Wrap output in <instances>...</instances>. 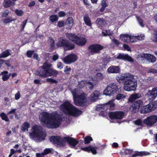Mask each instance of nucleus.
Instances as JSON below:
<instances>
[{"mask_svg":"<svg viewBox=\"0 0 157 157\" xmlns=\"http://www.w3.org/2000/svg\"><path fill=\"white\" fill-rule=\"evenodd\" d=\"M115 106L113 100H111L107 103L102 105L99 104L97 105L95 110L101 112L106 111L108 109L113 110Z\"/></svg>","mask_w":157,"mask_h":157,"instance_id":"obj_10","label":"nucleus"},{"mask_svg":"<svg viewBox=\"0 0 157 157\" xmlns=\"http://www.w3.org/2000/svg\"><path fill=\"white\" fill-rule=\"evenodd\" d=\"M51 65L47 62H44L42 66H40L36 71V75L41 77H47L48 68Z\"/></svg>","mask_w":157,"mask_h":157,"instance_id":"obj_8","label":"nucleus"},{"mask_svg":"<svg viewBox=\"0 0 157 157\" xmlns=\"http://www.w3.org/2000/svg\"><path fill=\"white\" fill-rule=\"evenodd\" d=\"M104 48V47L99 44H94L90 45L88 48L87 54L89 56L95 54L99 53Z\"/></svg>","mask_w":157,"mask_h":157,"instance_id":"obj_9","label":"nucleus"},{"mask_svg":"<svg viewBox=\"0 0 157 157\" xmlns=\"http://www.w3.org/2000/svg\"><path fill=\"white\" fill-rule=\"evenodd\" d=\"M120 38L122 40H124L125 42L127 41L128 38H129V39L131 40V41L132 42H134V40H131L133 39L134 37L130 35H129L128 34H121L120 36Z\"/></svg>","mask_w":157,"mask_h":157,"instance_id":"obj_27","label":"nucleus"},{"mask_svg":"<svg viewBox=\"0 0 157 157\" xmlns=\"http://www.w3.org/2000/svg\"><path fill=\"white\" fill-rule=\"evenodd\" d=\"M11 75V74H9L6 75H3L2 77V79L3 81H6L7 80Z\"/></svg>","mask_w":157,"mask_h":157,"instance_id":"obj_55","label":"nucleus"},{"mask_svg":"<svg viewBox=\"0 0 157 157\" xmlns=\"http://www.w3.org/2000/svg\"><path fill=\"white\" fill-rule=\"evenodd\" d=\"M149 104L152 111L154 110L157 108V101H155L152 103H150Z\"/></svg>","mask_w":157,"mask_h":157,"instance_id":"obj_40","label":"nucleus"},{"mask_svg":"<svg viewBox=\"0 0 157 157\" xmlns=\"http://www.w3.org/2000/svg\"><path fill=\"white\" fill-rule=\"evenodd\" d=\"M123 47L124 49L128 51H131L130 48L129 47V46L126 44H124L123 45Z\"/></svg>","mask_w":157,"mask_h":157,"instance_id":"obj_60","label":"nucleus"},{"mask_svg":"<svg viewBox=\"0 0 157 157\" xmlns=\"http://www.w3.org/2000/svg\"><path fill=\"white\" fill-rule=\"evenodd\" d=\"M58 74V71L56 70H53L50 68H48V71L47 77L48 76H53L56 77Z\"/></svg>","mask_w":157,"mask_h":157,"instance_id":"obj_26","label":"nucleus"},{"mask_svg":"<svg viewBox=\"0 0 157 157\" xmlns=\"http://www.w3.org/2000/svg\"><path fill=\"white\" fill-rule=\"evenodd\" d=\"M33 131L30 133L29 136L30 138H36L44 139L46 135L42 131L41 126L35 125L32 128Z\"/></svg>","mask_w":157,"mask_h":157,"instance_id":"obj_5","label":"nucleus"},{"mask_svg":"<svg viewBox=\"0 0 157 157\" xmlns=\"http://www.w3.org/2000/svg\"><path fill=\"white\" fill-rule=\"evenodd\" d=\"M152 110L149 104L142 107L140 110V113H149Z\"/></svg>","mask_w":157,"mask_h":157,"instance_id":"obj_22","label":"nucleus"},{"mask_svg":"<svg viewBox=\"0 0 157 157\" xmlns=\"http://www.w3.org/2000/svg\"><path fill=\"white\" fill-rule=\"evenodd\" d=\"M46 81L48 82H51L52 83H55L57 84L58 83L57 81L51 78H47L46 79Z\"/></svg>","mask_w":157,"mask_h":157,"instance_id":"obj_51","label":"nucleus"},{"mask_svg":"<svg viewBox=\"0 0 157 157\" xmlns=\"http://www.w3.org/2000/svg\"><path fill=\"white\" fill-rule=\"evenodd\" d=\"M15 13L17 15L19 16H21L24 14V12L22 10L18 9L15 10Z\"/></svg>","mask_w":157,"mask_h":157,"instance_id":"obj_44","label":"nucleus"},{"mask_svg":"<svg viewBox=\"0 0 157 157\" xmlns=\"http://www.w3.org/2000/svg\"><path fill=\"white\" fill-rule=\"evenodd\" d=\"M96 76V78L99 80H102L104 77L103 74L100 72L97 73Z\"/></svg>","mask_w":157,"mask_h":157,"instance_id":"obj_48","label":"nucleus"},{"mask_svg":"<svg viewBox=\"0 0 157 157\" xmlns=\"http://www.w3.org/2000/svg\"><path fill=\"white\" fill-rule=\"evenodd\" d=\"M149 154L148 152L145 151H137L135 154H133L132 156V157H136L138 156L147 155Z\"/></svg>","mask_w":157,"mask_h":157,"instance_id":"obj_32","label":"nucleus"},{"mask_svg":"<svg viewBox=\"0 0 157 157\" xmlns=\"http://www.w3.org/2000/svg\"><path fill=\"white\" fill-rule=\"evenodd\" d=\"M106 34L103 32V33L104 35V36H106L107 35L110 36L112 35L113 33H112L111 32H110V30H106Z\"/></svg>","mask_w":157,"mask_h":157,"instance_id":"obj_61","label":"nucleus"},{"mask_svg":"<svg viewBox=\"0 0 157 157\" xmlns=\"http://www.w3.org/2000/svg\"><path fill=\"white\" fill-rule=\"evenodd\" d=\"M33 58L34 59H35L36 60H37V61H39L40 60V59L38 57V54L36 53H33Z\"/></svg>","mask_w":157,"mask_h":157,"instance_id":"obj_59","label":"nucleus"},{"mask_svg":"<svg viewBox=\"0 0 157 157\" xmlns=\"http://www.w3.org/2000/svg\"><path fill=\"white\" fill-rule=\"evenodd\" d=\"M67 38L75 43L77 38V36L75 33H67L66 34Z\"/></svg>","mask_w":157,"mask_h":157,"instance_id":"obj_23","label":"nucleus"},{"mask_svg":"<svg viewBox=\"0 0 157 157\" xmlns=\"http://www.w3.org/2000/svg\"><path fill=\"white\" fill-rule=\"evenodd\" d=\"M21 97V95L19 91L17 92L15 96V98L16 100L19 99Z\"/></svg>","mask_w":157,"mask_h":157,"instance_id":"obj_62","label":"nucleus"},{"mask_svg":"<svg viewBox=\"0 0 157 157\" xmlns=\"http://www.w3.org/2000/svg\"><path fill=\"white\" fill-rule=\"evenodd\" d=\"M153 41L154 42H157V29L154 30V33H153Z\"/></svg>","mask_w":157,"mask_h":157,"instance_id":"obj_54","label":"nucleus"},{"mask_svg":"<svg viewBox=\"0 0 157 157\" xmlns=\"http://www.w3.org/2000/svg\"><path fill=\"white\" fill-rule=\"evenodd\" d=\"M34 52V50H30L26 52L27 56L29 58L31 57Z\"/></svg>","mask_w":157,"mask_h":157,"instance_id":"obj_46","label":"nucleus"},{"mask_svg":"<svg viewBox=\"0 0 157 157\" xmlns=\"http://www.w3.org/2000/svg\"><path fill=\"white\" fill-rule=\"evenodd\" d=\"M27 21V20L26 19L22 23V24L21 25V29L20 31L21 32L23 31L25 27V26L26 24V23Z\"/></svg>","mask_w":157,"mask_h":157,"instance_id":"obj_49","label":"nucleus"},{"mask_svg":"<svg viewBox=\"0 0 157 157\" xmlns=\"http://www.w3.org/2000/svg\"><path fill=\"white\" fill-rule=\"evenodd\" d=\"M85 144H88L90 143V142L93 141L92 138L90 136H86L84 139Z\"/></svg>","mask_w":157,"mask_h":157,"instance_id":"obj_39","label":"nucleus"},{"mask_svg":"<svg viewBox=\"0 0 157 157\" xmlns=\"http://www.w3.org/2000/svg\"><path fill=\"white\" fill-rule=\"evenodd\" d=\"M30 127L29 124L27 122H25L22 124L21 127V130L24 132H27Z\"/></svg>","mask_w":157,"mask_h":157,"instance_id":"obj_31","label":"nucleus"},{"mask_svg":"<svg viewBox=\"0 0 157 157\" xmlns=\"http://www.w3.org/2000/svg\"><path fill=\"white\" fill-rule=\"evenodd\" d=\"M74 20L72 17H68L66 21V24L67 25L66 28L68 29H71L74 24Z\"/></svg>","mask_w":157,"mask_h":157,"instance_id":"obj_24","label":"nucleus"},{"mask_svg":"<svg viewBox=\"0 0 157 157\" xmlns=\"http://www.w3.org/2000/svg\"><path fill=\"white\" fill-rule=\"evenodd\" d=\"M120 69L119 66H111L107 69V72L109 74L117 73L119 72Z\"/></svg>","mask_w":157,"mask_h":157,"instance_id":"obj_19","label":"nucleus"},{"mask_svg":"<svg viewBox=\"0 0 157 157\" xmlns=\"http://www.w3.org/2000/svg\"><path fill=\"white\" fill-rule=\"evenodd\" d=\"M137 19L140 25L142 27H144V25L143 23V21L139 17H137Z\"/></svg>","mask_w":157,"mask_h":157,"instance_id":"obj_50","label":"nucleus"},{"mask_svg":"<svg viewBox=\"0 0 157 157\" xmlns=\"http://www.w3.org/2000/svg\"><path fill=\"white\" fill-rule=\"evenodd\" d=\"M14 4V2H12L10 0H4L3 6L5 8H7L10 6Z\"/></svg>","mask_w":157,"mask_h":157,"instance_id":"obj_33","label":"nucleus"},{"mask_svg":"<svg viewBox=\"0 0 157 157\" xmlns=\"http://www.w3.org/2000/svg\"><path fill=\"white\" fill-rule=\"evenodd\" d=\"M62 113L66 115L78 117L82 113V111L76 108L68 101L64 102L60 106Z\"/></svg>","mask_w":157,"mask_h":157,"instance_id":"obj_3","label":"nucleus"},{"mask_svg":"<svg viewBox=\"0 0 157 157\" xmlns=\"http://www.w3.org/2000/svg\"><path fill=\"white\" fill-rule=\"evenodd\" d=\"M157 122V116L152 115L148 116L145 119L143 123L147 125L151 126Z\"/></svg>","mask_w":157,"mask_h":157,"instance_id":"obj_13","label":"nucleus"},{"mask_svg":"<svg viewBox=\"0 0 157 157\" xmlns=\"http://www.w3.org/2000/svg\"><path fill=\"white\" fill-rule=\"evenodd\" d=\"M132 75L131 74L129 73L120 75L116 79L118 82L120 83L121 81L124 80H125L124 81H126Z\"/></svg>","mask_w":157,"mask_h":157,"instance_id":"obj_16","label":"nucleus"},{"mask_svg":"<svg viewBox=\"0 0 157 157\" xmlns=\"http://www.w3.org/2000/svg\"><path fill=\"white\" fill-rule=\"evenodd\" d=\"M65 22L63 21H59L57 22V26L59 28H61L64 25Z\"/></svg>","mask_w":157,"mask_h":157,"instance_id":"obj_53","label":"nucleus"},{"mask_svg":"<svg viewBox=\"0 0 157 157\" xmlns=\"http://www.w3.org/2000/svg\"><path fill=\"white\" fill-rule=\"evenodd\" d=\"M117 58L120 59H122L124 60H127L128 61L132 62L133 60L132 57L128 55L124 54H119L117 56Z\"/></svg>","mask_w":157,"mask_h":157,"instance_id":"obj_21","label":"nucleus"},{"mask_svg":"<svg viewBox=\"0 0 157 157\" xmlns=\"http://www.w3.org/2000/svg\"><path fill=\"white\" fill-rule=\"evenodd\" d=\"M50 49L52 51L54 50L55 46V41L52 38L50 39Z\"/></svg>","mask_w":157,"mask_h":157,"instance_id":"obj_37","label":"nucleus"},{"mask_svg":"<svg viewBox=\"0 0 157 157\" xmlns=\"http://www.w3.org/2000/svg\"><path fill=\"white\" fill-rule=\"evenodd\" d=\"M40 119L42 125H46L49 128L55 129L61 125L63 118L57 113H49L46 112L41 113Z\"/></svg>","mask_w":157,"mask_h":157,"instance_id":"obj_1","label":"nucleus"},{"mask_svg":"<svg viewBox=\"0 0 157 157\" xmlns=\"http://www.w3.org/2000/svg\"><path fill=\"white\" fill-rule=\"evenodd\" d=\"M141 57L143 60H146L149 63H153L156 60V57L154 56L149 54H142L141 55Z\"/></svg>","mask_w":157,"mask_h":157,"instance_id":"obj_15","label":"nucleus"},{"mask_svg":"<svg viewBox=\"0 0 157 157\" xmlns=\"http://www.w3.org/2000/svg\"><path fill=\"white\" fill-rule=\"evenodd\" d=\"M101 93L100 91L94 90L90 95L91 100L95 101L100 95Z\"/></svg>","mask_w":157,"mask_h":157,"instance_id":"obj_25","label":"nucleus"},{"mask_svg":"<svg viewBox=\"0 0 157 157\" xmlns=\"http://www.w3.org/2000/svg\"><path fill=\"white\" fill-rule=\"evenodd\" d=\"M130 77L124 81V90L128 91L135 90L137 86L136 80L134 78V76L132 75Z\"/></svg>","mask_w":157,"mask_h":157,"instance_id":"obj_6","label":"nucleus"},{"mask_svg":"<svg viewBox=\"0 0 157 157\" xmlns=\"http://www.w3.org/2000/svg\"><path fill=\"white\" fill-rule=\"evenodd\" d=\"M108 115L109 117L111 119H117L116 111L114 112H110L109 113Z\"/></svg>","mask_w":157,"mask_h":157,"instance_id":"obj_38","label":"nucleus"},{"mask_svg":"<svg viewBox=\"0 0 157 157\" xmlns=\"http://www.w3.org/2000/svg\"><path fill=\"white\" fill-rule=\"evenodd\" d=\"M68 41L66 38H60L57 43L56 45L58 48L63 47L64 49Z\"/></svg>","mask_w":157,"mask_h":157,"instance_id":"obj_20","label":"nucleus"},{"mask_svg":"<svg viewBox=\"0 0 157 157\" xmlns=\"http://www.w3.org/2000/svg\"><path fill=\"white\" fill-rule=\"evenodd\" d=\"M118 85L115 82L111 83L108 85L103 91V94L106 96H113L118 92Z\"/></svg>","mask_w":157,"mask_h":157,"instance_id":"obj_7","label":"nucleus"},{"mask_svg":"<svg viewBox=\"0 0 157 157\" xmlns=\"http://www.w3.org/2000/svg\"><path fill=\"white\" fill-rule=\"evenodd\" d=\"M52 152V150L51 148H45L44 150V152H42L44 155H47L51 153Z\"/></svg>","mask_w":157,"mask_h":157,"instance_id":"obj_47","label":"nucleus"},{"mask_svg":"<svg viewBox=\"0 0 157 157\" xmlns=\"http://www.w3.org/2000/svg\"><path fill=\"white\" fill-rule=\"evenodd\" d=\"M77 55L74 53H71L63 59L64 63L66 64H70L75 62L78 59Z\"/></svg>","mask_w":157,"mask_h":157,"instance_id":"obj_12","label":"nucleus"},{"mask_svg":"<svg viewBox=\"0 0 157 157\" xmlns=\"http://www.w3.org/2000/svg\"><path fill=\"white\" fill-rule=\"evenodd\" d=\"M106 0H102V2H101V6H103L105 7H107L108 6V5L106 2Z\"/></svg>","mask_w":157,"mask_h":157,"instance_id":"obj_64","label":"nucleus"},{"mask_svg":"<svg viewBox=\"0 0 157 157\" xmlns=\"http://www.w3.org/2000/svg\"><path fill=\"white\" fill-rule=\"evenodd\" d=\"M11 55L8 50H7L0 54V58H5Z\"/></svg>","mask_w":157,"mask_h":157,"instance_id":"obj_35","label":"nucleus"},{"mask_svg":"<svg viewBox=\"0 0 157 157\" xmlns=\"http://www.w3.org/2000/svg\"><path fill=\"white\" fill-rule=\"evenodd\" d=\"M58 14L59 17H61L65 16L66 13L63 11H60L58 13Z\"/></svg>","mask_w":157,"mask_h":157,"instance_id":"obj_58","label":"nucleus"},{"mask_svg":"<svg viewBox=\"0 0 157 157\" xmlns=\"http://www.w3.org/2000/svg\"><path fill=\"white\" fill-rule=\"evenodd\" d=\"M49 140L54 144L59 147L64 146L66 142L73 148L78 143V141L76 139L69 136L65 137L63 139L59 136H52L50 137Z\"/></svg>","mask_w":157,"mask_h":157,"instance_id":"obj_2","label":"nucleus"},{"mask_svg":"<svg viewBox=\"0 0 157 157\" xmlns=\"http://www.w3.org/2000/svg\"><path fill=\"white\" fill-rule=\"evenodd\" d=\"M16 19H12L11 17H9V18H7L3 20V22L5 24L9 23L13 21H14Z\"/></svg>","mask_w":157,"mask_h":157,"instance_id":"obj_41","label":"nucleus"},{"mask_svg":"<svg viewBox=\"0 0 157 157\" xmlns=\"http://www.w3.org/2000/svg\"><path fill=\"white\" fill-rule=\"evenodd\" d=\"M86 42L87 40L85 38L78 36L75 43L78 46H83L85 45Z\"/></svg>","mask_w":157,"mask_h":157,"instance_id":"obj_17","label":"nucleus"},{"mask_svg":"<svg viewBox=\"0 0 157 157\" xmlns=\"http://www.w3.org/2000/svg\"><path fill=\"white\" fill-rule=\"evenodd\" d=\"M83 20L85 24L87 26H90L92 25L90 19L88 14H86L84 15L83 17Z\"/></svg>","mask_w":157,"mask_h":157,"instance_id":"obj_28","label":"nucleus"},{"mask_svg":"<svg viewBox=\"0 0 157 157\" xmlns=\"http://www.w3.org/2000/svg\"><path fill=\"white\" fill-rule=\"evenodd\" d=\"M67 44L64 48L66 50H71L74 49L75 48V45L72 43H70L68 40Z\"/></svg>","mask_w":157,"mask_h":157,"instance_id":"obj_29","label":"nucleus"},{"mask_svg":"<svg viewBox=\"0 0 157 157\" xmlns=\"http://www.w3.org/2000/svg\"><path fill=\"white\" fill-rule=\"evenodd\" d=\"M135 123L136 125H138L142 126L143 125L142 121L141 119H139L135 121Z\"/></svg>","mask_w":157,"mask_h":157,"instance_id":"obj_57","label":"nucleus"},{"mask_svg":"<svg viewBox=\"0 0 157 157\" xmlns=\"http://www.w3.org/2000/svg\"><path fill=\"white\" fill-rule=\"evenodd\" d=\"M49 19L51 22L52 23H54L58 21L59 17L56 15L53 14L50 16Z\"/></svg>","mask_w":157,"mask_h":157,"instance_id":"obj_34","label":"nucleus"},{"mask_svg":"<svg viewBox=\"0 0 157 157\" xmlns=\"http://www.w3.org/2000/svg\"><path fill=\"white\" fill-rule=\"evenodd\" d=\"M146 96L150 101L155 99L157 96V87L153 88L151 90H149L146 94Z\"/></svg>","mask_w":157,"mask_h":157,"instance_id":"obj_14","label":"nucleus"},{"mask_svg":"<svg viewBox=\"0 0 157 157\" xmlns=\"http://www.w3.org/2000/svg\"><path fill=\"white\" fill-rule=\"evenodd\" d=\"M117 119L121 120L123 119L125 115L124 113L122 111H116Z\"/></svg>","mask_w":157,"mask_h":157,"instance_id":"obj_30","label":"nucleus"},{"mask_svg":"<svg viewBox=\"0 0 157 157\" xmlns=\"http://www.w3.org/2000/svg\"><path fill=\"white\" fill-rule=\"evenodd\" d=\"M63 65L61 62H59L57 63V67L58 68L61 69L63 67Z\"/></svg>","mask_w":157,"mask_h":157,"instance_id":"obj_63","label":"nucleus"},{"mask_svg":"<svg viewBox=\"0 0 157 157\" xmlns=\"http://www.w3.org/2000/svg\"><path fill=\"white\" fill-rule=\"evenodd\" d=\"M125 98V95L124 94H118L116 96V99L117 100H120Z\"/></svg>","mask_w":157,"mask_h":157,"instance_id":"obj_45","label":"nucleus"},{"mask_svg":"<svg viewBox=\"0 0 157 157\" xmlns=\"http://www.w3.org/2000/svg\"><path fill=\"white\" fill-rule=\"evenodd\" d=\"M72 94L74 97V102L77 105H81L87 101L86 96L84 94L77 95L75 92L73 91Z\"/></svg>","mask_w":157,"mask_h":157,"instance_id":"obj_11","label":"nucleus"},{"mask_svg":"<svg viewBox=\"0 0 157 157\" xmlns=\"http://www.w3.org/2000/svg\"><path fill=\"white\" fill-rule=\"evenodd\" d=\"M97 21L98 24L101 26L104 24L105 21L103 18H98L97 20Z\"/></svg>","mask_w":157,"mask_h":157,"instance_id":"obj_43","label":"nucleus"},{"mask_svg":"<svg viewBox=\"0 0 157 157\" xmlns=\"http://www.w3.org/2000/svg\"><path fill=\"white\" fill-rule=\"evenodd\" d=\"M141 97L140 94L134 93L132 94L128 98L129 102L132 103V105L130 108V110L132 114H135L138 112L140 108L142 106L143 102L142 100L135 101L141 98Z\"/></svg>","mask_w":157,"mask_h":157,"instance_id":"obj_4","label":"nucleus"},{"mask_svg":"<svg viewBox=\"0 0 157 157\" xmlns=\"http://www.w3.org/2000/svg\"><path fill=\"white\" fill-rule=\"evenodd\" d=\"M7 114H6L2 112L0 114V117L2 120L5 121L6 122L9 121V119L7 117Z\"/></svg>","mask_w":157,"mask_h":157,"instance_id":"obj_36","label":"nucleus"},{"mask_svg":"<svg viewBox=\"0 0 157 157\" xmlns=\"http://www.w3.org/2000/svg\"><path fill=\"white\" fill-rule=\"evenodd\" d=\"M71 70V68L70 66H67L65 67L64 72L67 75H68L69 74L70 71Z\"/></svg>","mask_w":157,"mask_h":157,"instance_id":"obj_42","label":"nucleus"},{"mask_svg":"<svg viewBox=\"0 0 157 157\" xmlns=\"http://www.w3.org/2000/svg\"><path fill=\"white\" fill-rule=\"evenodd\" d=\"M82 150L87 152L88 153L91 152L93 154L95 155L97 153V150L96 148L92 146H90L88 147H82L81 149Z\"/></svg>","mask_w":157,"mask_h":157,"instance_id":"obj_18","label":"nucleus"},{"mask_svg":"<svg viewBox=\"0 0 157 157\" xmlns=\"http://www.w3.org/2000/svg\"><path fill=\"white\" fill-rule=\"evenodd\" d=\"M133 150H132L125 149L124 152V154L125 155H130L132 152Z\"/></svg>","mask_w":157,"mask_h":157,"instance_id":"obj_52","label":"nucleus"},{"mask_svg":"<svg viewBox=\"0 0 157 157\" xmlns=\"http://www.w3.org/2000/svg\"><path fill=\"white\" fill-rule=\"evenodd\" d=\"M147 72L148 73H157V70L151 68L149 69L147 71Z\"/></svg>","mask_w":157,"mask_h":157,"instance_id":"obj_56","label":"nucleus"}]
</instances>
